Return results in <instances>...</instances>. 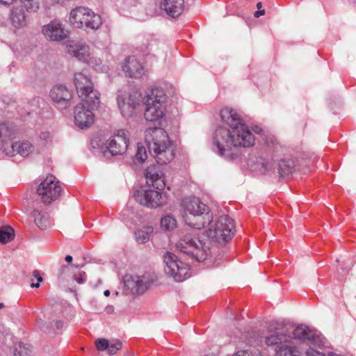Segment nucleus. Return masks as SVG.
Segmentation results:
<instances>
[{
    "instance_id": "nucleus-38",
    "label": "nucleus",
    "mask_w": 356,
    "mask_h": 356,
    "mask_svg": "<svg viewBox=\"0 0 356 356\" xmlns=\"http://www.w3.org/2000/svg\"><path fill=\"white\" fill-rule=\"evenodd\" d=\"M146 149L143 146L138 147L137 152L136 154V159L139 162H144L147 159Z\"/></svg>"
},
{
    "instance_id": "nucleus-7",
    "label": "nucleus",
    "mask_w": 356,
    "mask_h": 356,
    "mask_svg": "<svg viewBox=\"0 0 356 356\" xmlns=\"http://www.w3.org/2000/svg\"><path fill=\"white\" fill-rule=\"evenodd\" d=\"M74 83L78 96L92 107L99 104V93L95 90L90 77L83 72L74 74Z\"/></svg>"
},
{
    "instance_id": "nucleus-33",
    "label": "nucleus",
    "mask_w": 356,
    "mask_h": 356,
    "mask_svg": "<svg viewBox=\"0 0 356 356\" xmlns=\"http://www.w3.org/2000/svg\"><path fill=\"white\" fill-rule=\"evenodd\" d=\"M14 229L10 227L6 226L0 229V242L6 243L13 239Z\"/></svg>"
},
{
    "instance_id": "nucleus-27",
    "label": "nucleus",
    "mask_w": 356,
    "mask_h": 356,
    "mask_svg": "<svg viewBox=\"0 0 356 356\" xmlns=\"http://www.w3.org/2000/svg\"><path fill=\"white\" fill-rule=\"evenodd\" d=\"M36 225L41 229H45L49 226L48 215L40 210H34L32 213Z\"/></svg>"
},
{
    "instance_id": "nucleus-5",
    "label": "nucleus",
    "mask_w": 356,
    "mask_h": 356,
    "mask_svg": "<svg viewBox=\"0 0 356 356\" xmlns=\"http://www.w3.org/2000/svg\"><path fill=\"white\" fill-rule=\"evenodd\" d=\"M207 225H209L206 232L207 236L218 243L228 242L235 232L234 221L227 215L220 216L215 220L212 219Z\"/></svg>"
},
{
    "instance_id": "nucleus-3",
    "label": "nucleus",
    "mask_w": 356,
    "mask_h": 356,
    "mask_svg": "<svg viewBox=\"0 0 356 356\" xmlns=\"http://www.w3.org/2000/svg\"><path fill=\"white\" fill-rule=\"evenodd\" d=\"M181 207L184 220L192 228L202 229L213 218L209 207L197 197L184 199Z\"/></svg>"
},
{
    "instance_id": "nucleus-26",
    "label": "nucleus",
    "mask_w": 356,
    "mask_h": 356,
    "mask_svg": "<svg viewBox=\"0 0 356 356\" xmlns=\"http://www.w3.org/2000/svg\"><path fill=\"white\" fill-rule=\"evenodd\" d=\"M278 172L281 177L291 174L294 170L295 161L291 159L284 158L278 164Z\"/></svg>"
},
{
    "instance_id": "nucleus-9",
    "label": "nucleus",
    "mask_w": 356,
    "mask_h": 356,
    "mask_svg": "<svg viewBox=\"0 0 356 356\" xmlns=\"http://www.w3.org/2000/svg\"><path fill=\"white\" fill-rule=\"evenodd\" d=\"M163 262L165 274L172 277L175 281L183 282L190 277L189 266L178 259L174 254L166 252L163 256Z\"/></svg>"
},
{
    "instance_id": "nucleus-18",
    "label": "nucleus",
    "mask_w": 356,
    "mask_h": 356,
    "mask_svg": "<svg viewBox=\"0 0 356 356\" xmlns=\"http://www.w3.org/2000/svg\"><path fill=\"white\" fill-rule=\"evenodd\" d=\"M42 33L51 41H60L67 37L63 24L58 19H54L43 26Z\"/></svg>"
},
{
    "instance_id": "nucleus-16",
    "label": "nucleus",
    "mask_w": 356,
    "mask_h": 356,
    "mask_svg": "<svg viewBox=\"0 0 356 356\" xmlns=\"http://www.w3.org/2000/svg\"><path fill=\"white\" fill-rule=\"evenodd\" d=\"M49 96L58 106L67 108L71 105L73 94L65 85L57 84L51 89Z\"/></svg>"
},
{
    "instance_id": "nucleus-11",
    "label": "nucleus",
    "mask_w": 356,
    "mask_h": 356,
    "mask_svg": "<svg viewBox=\"0 0 356 356\" xmlns=\"http://www.w3.org/2000/svg\"><path fill=\"white\" fill-rule=\"evenodd\" d=\"M141 93L138 90H133L129 94L118 95L117 102L122 115L126 119L133 117L136 108L139 106Z\"/></svg>"
},
{
    "instance_id": "nucleus-51",
    "label": "nucleus",
    "mask_w": 356,
    "mask_h": 356,
    "mask_svg": "<svg viewBox=\"0 0 356 356\" xmlns=\"http://www.w3.org/2000/svg\"><path fill=\"white\" fill-rule=\"evenodd\" d=\"M40 323H41V324L42 323V320H40V321L38 322V325H39L41 328H42V326H41V325H40Z\"/></svg>"
},
{
    "instance_id": "nucleus-46",
    "label": "nucleus",
    "mask_w": 356,
    "mask_h": 356,
    "mask_svg": "<svg viewBox=\"0 0 356 356\" xmlns=\"http://www.w3.org/2000/svg\"><path fill=\"white\" fill-rule=\"evenodd\" d=\"M104 294L105 296H108L110 295V291L109 290L104 291Z\"/></svg>"
},
{
    "instance_id": "nucleus-20",
    "label": "nucleus",
    "mask_w": 356,
    "mask_h": 356,
    "mask_svg": "<svg viewBox=\"0 0 356 356\" xmlns=\"http://www.w3.org/2000/svg\"><path fill=\"white\" fill-rule=\"evenodd\" d=\"M145 178L147 184L158 190H162L165 186L163 174L155 165H151L146 169Z\"/></svg>"
},
{
    "instance_id": "nucleus-53",
    "label": "nucleus",
    "mask_w": 356,
    "mask_h": 356,
    "mask_svg": "<svg viewBox=\"0 0 356 356\" xmlns=\"http://www.w3.org/2000/svg\"><path fill=\"white\" fill-rule=\"evenodd\" d=\"M63 270L68 269V266H65L63 267Z\"/></svg>"
},
{
    "instance_id": "nucleus-39",
    "label": "nucleus",
    "mask_w": 356,
    "mask_h": 356,
    "mask_svg": "<svg viewBox=\"0 0 356 356\" xmlns=\"http://www.w3.org/2000/svg\"><path fill=\"white\" fill-rule=\"evenodd\" d=\"M266 143L268 146H272L273 147H274L277 152L278 151V148H282L277 142L276 138H275L273 136L268 137L266 139Z\"/></svg>"
},
{
    "instance_id": "nucleus-48",
    "label": "nucleus",
    "mask_w": 356,
    "mask_h": 356,
    "mask_svg": "<svg viewBox=\"0 0 356 356\" xmlns=\"http://www.w3.org/2000/svg\"><path fill=\"white\" fill-rule=\"evenodd\" d=\"M257 7L258 9H260L261 8V2H258L257 3Z\"/></svg>"
},
{
    "instance_id": "nucleus-47",
    "label": "nucleus",
    "mask_w": 356,
    "mask_h": 356,
    "mask_svg": "<svg viewBox=\"0 0 356 356\" xmlns=\"http://www.w3.org/2000/svg\"><path fill=\"white\" fill-rule=\"evenodd\" d=\"M93 19H94V17L91 16V17H88L87 22H92Z\"/></svg>"
},
{
    "instance_id": "nucleus-37",
    "label": "nucleus",
    "mask_w": 356,
    "mask_h": 356,
    "mask_svg": "<svg viewBox=\"0 0 356 356\" xmlns=\"http://www.w3.org/2000/svg\"><path fill=\"white\" fill-rule=\"evenodd\" d=\"M52 140L53 136L49 131H42L39 135V140L42 145H49Z\"/></svg>"
},
{
    "instance_id": "nucleus-12",
    "label": "nucleus",
    "mask_w": 356,
    "mask_h": 356,
    "mask_svg": "<svg viewBox=\"0 0 356 356\" xmlns=\"http://www.w3.org/2000/svg\"><path fill=\"white\" fill-rule=\"evenodd\" d=\"M293 336L297 339L308 343L309 346L319 348L327 346L326 339L320 332L305 325H298L293 331Z\"/></svg>"
},
{
    "instance_id": "nucleus-25",
    "label": "nucleus",
    "mask_w": 356,
    "mask_h": 356,
    "mask_svg": "<svg viewBox=\"0 0 356 356\" xmlns=\"http://www.w3.org/2000/svg\"><path fill=\"white\" fill-rule=\"evenodd\" d=\"M301 351L296 348L283 343L275 348V356H301Z\"/></svg>"
},
{
    "instance_id": "nucleus-1",
    "label": "nucleus",
    "mask_w": 356,
    "mask_h": 356,
    "mask_svg": "<svg viewBox=\"0 0 356 356\" xmlns=\"http://www.w3.org/2000/svg\"><path fill=\"white\" fill-rule=\"evenodd\" d=\"M220 118L229 128L222 127L216 130L213 138V151L225 159H234L233 148L252 146L254 137L235 110L227 107L222 108Z\"/></svg>"
},
{
    "instance_id": "nucleus-54",
    "label": "nucleus",
    "mask_w": 356,
    "mask_h": 356,
    "mask_svg": "<svg viewBox=\"0 0 356 356\" xmlns=\"http://www.w3.org/2000/svg\"><path fill=\"white\" fill-rule=\"evenodd\" d=\"M95 69H96V70H101V67L97 66V67Z\"/></svg>"
},
{
    "instance_id": "nucleus-13",
    "label": "nucleus",
    "mask_w": 356,
    "mask_h": 356,
    "mask_svg": "<svg viewBox=\"0 0 356 356\" xmlns=\"http://www.w3.org/2000/svg\"><path fill=\"white\" fill-rule=\"evenodd\" d=\"M129 144L127 132L124 129L118 130L106 141V147L107 150L104 153H110L113 156L122 155L126 152Z\"/></svg>"
},
{
    "instance_id": "nucleus-15",
    "label": "nucleus",
    "mask_w": 356,
    "mask_h": 356,
    "mask_svg": "<svg viewBox=\"0 0 356 356\" xmlns=\"http://www.w3.org/2000/svg\"><path fill=\"white\" fill-rule=\"evenodd\" d=\"M125 286L132 293L142 294L152 284L154 280L149 276L126 275L124 278Z\"/></svg>"
},
{
    "instance_id": "nucleus-35",
    "label": "nucleus",
    "mask_w": 356,
    "mask_h": 356,
    "mask_svg": "<svg viewBox=\"0 0 356 356\" xmlns=\"http://www.w3.org/2000/svg\"><path fill=\"white\" fill-rule=\"evenodd\" d=\"M306 356H341L332 352L327 353H322L319 350L314 349V346H309V348L305 352Z\"/></svg>"
},
{
    "instance_id": "nucleus-31",
    "label": "nucleus",
    "mask_w": 356,
    "mask_h": 356,
    "mask_svg": "<svg viewBox=\"0 0 356 356\" xmlns=\"http://www.w3.org/2000/svg\"><path fill=\"white\" fill-rule=\"evenodd\" d=\"M15 131L10 124H0V142L5 143L14 135Z\"/></svg>"
},
{
    "instance_id": "nucleus-34",
    "label": "nucleus",
    "mask_w": 356,
    "mask_h": 356,
    "mask_svg": "<svg viewBox=\"0 0 356 356\" xmlns=\"http://www.w3.org/2000/svg\"><path fill=\"white\" fill-rule=\"evenodd\" d=\"M177 221L171 215H166L161 220V225L165 230L172 229L176 227Z\"/></svg>"
},
{
    "instance_id": "nucleus-41",
    "label": "nucleus",
    "mask_w": 356,
    "mask_h": 356,
    "mask_svg": "<svg viewBox=\"0 0 356 356\" xmlns=\"http://www.w3.org/2000/svg\"><path fill=\"white\" fill-rule=\"evenodd\" d=\"M105 311L108 314H112L114 312V307L112 305H108L106 307Z\"/></svg>"
},
{
    "instance_id": "nucleus-19",
    "label": "nucleus",
    "mask_w": 356,
    "mask_h": 356,
    "mask_svg": "<svg viewBox=\"0 0 356 356\" xmlns=\"http://www.w3.org/2000/svg\"><path fill=\"white\" fill-rule=\"evenodd\" d=\"M122 70L126 76L132 79H142L145 74V70L143 64L135 56H129L122 65Z\"/></svg>"
},
{
    "instance_id": "nucleus-29",
    "label": "nucleus",
    "mask_w": 356,
    "mask_h": 356,
    "mask_svg": "<svg viewBox=\"0 0 356 356\" xmlns=\"http://www.w3.org/2000/svg\"><path fill=\"white\" fill-rule=\"evenodd\" d=\"M17 0H0V3L3 4H11L17 2ZM24 5L27 11L37 12L40 8L39 2L37 0H19Z\"/></svg>"
},
{
    "instance_id": "nucleus-42",
    "label": "nucleus",
    "mask_w": 356,
    "mask_h": 356,
    "mask_svg": "<svg viewBox=\"0 0 356 356\" xmlns=\"http://www.w3.org/2000/svg\"><path fill=\"white\" fill-rule=\"evenodd\" d=\"M264 13H265V10H257V11L254 12V16L255 17H259L260 16L264 15Z\"/></svg>"
},
{
    "instance_id": "nucleus-24",
    "label": "nucleus",
    "mask_w": 356,
    "mask_h": 356,
    "mask_svg": "<svg viewBox=\"0 0 356 356\" xmlns=\"http://www.w3.org/2000/svg\"><path fill=\"white\" fill-rule=\"evenodd\" d=\"M11 147L13 152H16L22 157L28 156L35 150L33 145L29 141L17 142L13 143Z\"/></svg>"
},
{
    "instance_id": "nucleus-14",
    "label": "nucleus",
    "mask_w": 356,
    "mask_h": 356,
    "mask_svg": "<svg viewBox=\"0 0 356 356\" xmlns=\"http://www.w3.org/2000/svg\"><path fill=\"white\" fill-rule=\"evenodd\" d=\"M136 200L141 205L156 208L165 203L166 197L154 190L140 188L134 192Z\"/></svg>"
},
{
    "instance_id": "nucleus-8",
    "label": "nucleus",
    "mask_w": 356,
    "mask_h": 356,
    "mask_svg": "<svg viewBox=\"0 0 356 356\" xmlns=\"http://www.w3.org/2000/svg\"><path fill=\"white\" fill-rule=\"evenodd\" d=\"M179 252L195 258L198 261L205 260L209 254V248L202 241L193 238L191 234L181 237L176 244Z\"/></svg>"
},
{
    "instance_id": "nucleus-49",
    "label": "nucleus",
    "mask_w": 356,
    "mask_h": 356,
    "mask_svg": "<svg viewBox=\"0 0 356 356\" xmlns=\"http://www.w3.org/2000/svg\"><path fill=\"white\" fill-rule=\"evenodd\" d=\"M52 3H59L60 0H51Z\"/></svg>"
},
{
    "instance_id": "nucleus-50",
    "label": "nucleus",
    "mask_w": 356,
    "mask_h": 356,
    "mask_svg": "<svg viewBox=\"0 0 356 356\" xmlns=\"http://www.w3.org/2000/svg\"><path fill=\"white\" fill-rule=\"evenodd\" d=\"M265 168L267 170H269L272 168L271 166H265Z\"/></svg>"
},
{
    "instance_id": "nucleus-32",
    "label": "nucleus",
    "mask_w": 356,
    "mask_h": 356,
    "mask_svg": "<svg viewBox=\"0 0 356 356\" xmlns=\"http://www.w3.org/2000/svg\"><path fill=\"white\" fill-rule=\"evenodd\" d=\"M287 341L286 337L283 334L276 333L265 337V343L267 346H280Z\"/></svg>"
},
{
    "instance_id": "nucleus-17",
    "label": "nucleus",
    "mask_w": 356,
    "mask_h": 356,
    "mask_svg": "<svg viewBox=\"0 0 356 356\" xmlns=\"http://www.w3.org/2000/svg\"><path fill=\"white\" fill-rule=\"evenodd\" d=\"M94 114L92 111L84 106L78 104L74 108V119L75 124L80 129H88L94 122Z\"/></svg>"
},
{
    "instance_id": "nucleus-30",
    "label": "nucleus",
    "mask_w": 356,
    "mask_h": 356,
    "mask_svg": "<svg viewBox=\"0 0 356 356\" xmlns=\"http://www.w3.org/2000/svg\"><path fill=\"white\" fill-rule=\"evenodd\" d=\"M153 232V227L145 226L135 232V237L138 243H145L149 240L150 235Z\"/></svg>"
},
{
    "instance_id": "nucleus-40",
    "label": "nucleus",
    "mask_w": 356,
    "mask_h": 356,
    "mask_svg": "<svg viewBox=\"0 0 356 356\" xmlns=\"http://www.w3.org/2000/svg\"><path fill=\"white\" fill-rule=\"evenodd\" d=\"M74 279L75 280L79 283V284H83L86 282V273H83V274H81L79 277H76L74 276Z\"/></svg>"
},
{
    "instance_id": "nucleus-36",
    "label": "nucleus",
    "mask_w": 356,
    "mask_h": 356,
    "mask_svg": "<svg viewBox=\"0 0 356 356\" xmlns=\"http://www.w3.org/2000/svg\"><path fill=\"white\" fill-rule=\"evenodd\" d=\"M42 280L43 278L41 276L40 272L38 270H34L31 279V286L32 288H38L40 286V282H42Z\"/></svg>"
},
{
    "instance_id": "nucleus-22",
    "label": "nucleus",
    "mask_w": 356,
    "mask_h": 356,
    "mask_svg": "<svg viewBox=\"0 0 356 356\" xmlns=\"http://www.w3.org/2000/svg\"><path fill=\"white\" fill-rule=\"evenodd\" d=\"M161 8L166 13L176 17L179 16L184 9V0H161Z\"/></svg>"
},
{
    "instance_id": "nucleus-21",
    "label": "nucleus",
    "mask_w": 356,
    "mask_h": 356,
    "mask_svg": "<svg viewBox=\"0 0 356 356\" xmlns=\"http://www.w3.org/2000/svg\"><path fill=\"white\" fill-rule=\"evenodd\" d=\"M67 52L79 60L87 61L89 55V47L84 43L72 42L66 46Z\"/></svg>"
},
{
    "instance_id": "nucleus-45",
    "label": "nucleus",
    "mask_w": 356,
    "mask_h": 356,
    "mask_svg": "<svg viewBox=\"0 0 356 356\" xmlns=\"http://www.w3.org/2000/svg\"><path fill=\"white\" fill-rule=\"evenodd\" d=\"M65 261H67V262H71L72 261V257L70 256V255H67L65 257Z\"/></svg>"
},
{
    "instance_id": "nucleus-4",
    "label": "nucleus",
    "mask_w": 356,
    "mask_h": 356,
    "mask_svg": "<svg viewBox=\"0 0 356 356\" xmlns=\"http://www.w3.org/2000/svg\"><path fill=\"white\" fill-rule=\"evenodd\" d=\"M167 99V95L161 88H148L144 97L145 118L150 122L162 118L166 111Z\"/></svg>"
},
{
    "instance_id": "nucleus-43",
    "label": "nucleus",
    "mask_w": 356,
    "mask_h": 356,
    "mask_svg": "<svg viewBox=\"0 0 356 356\" xmlns=\"http://www.w3.org/2000/svg\"><path fill=\"white\" fill-rule=\"evenodd\" d=\"M63 325V323L60 321H57L55 323V327L57 330L61 329Z\"/></svg>"
},
{
    "instance_id": "nucleus-23",
    "label": "nucleus",
    "mask_w": 356,
    "mask_h": 356,
    "mask_svg": "<svg viewBox=\"0 0 356 356\" xmlns=\"http://www.w3.org/2000/svg\"><path fill=\"white\" fill-rule=\"evenodd\" d=\"M96 348L100 351L107 350L110 355L117 353L122 347V343L120 340L108 341L105 339H98L96 341Z\"/></svg>"
},
{
    "instance_id": "nucleus-44",
    "label": "nucleus",
    "mask_w": 356,
    "mask_h": 356,
    "mask_svg": "<svg viewBox=\"0 0 356 356\" xmlns=\"http://www.w3.org/2000/svg\"><path fill=\"white\" fill-rule=\"evenodd\" d=\"M253 131L256 133V134H261V132L263 131L261 128H260L258 126H255L254 128H253Z\"/></svg>"
},
{
    "instance_id": "nucleus-2",
    "label": "nucleus",
    "mask_w": 356,
    "mask_h": 356,
    "mask_svg": "<svg viewBox=\"0 0 356 356\" xmlns=\"http://www.w3.org/2000/svg\"><path fill=\"white\" fill-rule=\"evenodd\" d=\"M146 141L150 154L158 163L165 165L175 158V146L163 128L154 127L147 131Z\"/></svg>"
},
{
    "instance_id": "nucleus-28",
    "label": "nucleus",
    "mask_w": 356,
    "mask_h": 356,
    "mask_svg": "<svg viewBox=\"0 0 356 356\" xmlns=\"http://www.w3.org/2000/svg\"><path fill=\"white\" fill-rule=\"evenodd\" d=\"M11 20L13 25L17 27H22L26 24V15L22 9L13 8L11 13Z\"/></svg>"
},
{
    "instance_id": "nucleus-10",
    "label": "nucleus",
    "mask_w": 356,
    "mask_h": 356,
    "mask_svg": "<svg viewBox=\"0 0 356 356\" xmlns=\"http://www.w3.org/2000/svg\"><path fill=\"white\" fill-rule=\"evenodd\" d=\"M61 186L56 178L48 175L38 186L37 193L40 196L43 203L49 204L60 195Z\"/></svg>"
},
{
    "instance_id": "nucleus-52",
    "label": "nucleus",
    "mask_w": 356,
    "mask_h": 356,
    "mask_svg": "<svg viewBox=\"0 0 356 356\" xmlns=\"http://www.w3.org/2000/svg\"><path fill=\"white\" fill-rule=\"evenodd\" d=\"M4 307V305L3 303H0V309L3 308Z\"/></svg>"
},
{
    "instance_id": "nucleus-6",
    "label": "nucleus",
    "mask_w": 356,
    "mask_h": 356,
    "mask_svg": "<svg viewBox=\"0 0 356 356\" xmlns=\"http://www.w3.org/2000/svg\"><path fill=\"white\" fill-rule=\"evenodd\" d=\"M70 22L76 28L97 30L102 24L99 15L86 7H76L70 14Z\"/></svg>"
}]
</instances>
